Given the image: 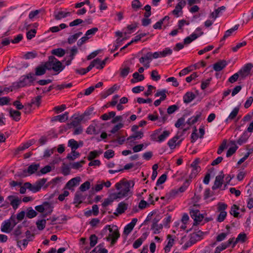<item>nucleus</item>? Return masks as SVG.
<instances>
[{"mask_svg": "<svg viewBox=\"0 0 253 253\" xmlns=\"http://www.w3.org/2000/svg\"><path fill=\"white\" fill-rule=\"evenodd\" d=\"M73 119L69 125L72 126L74 127H76L78 126H80V123L84 119V116L81 115L75 117V115L72 116Z\"/></svg>", "mask_w": 253, "mask_h": 253, "instance_id": "4468645a", "label": "nucleus"}, {"mask_svg": "<svg viewBox=\"0 0 253 253\" xmlns=\"http://www.w3.org/2000/svg\"><path fill=\"white\" fill-rule=\"evenodd\" d=\"M36 224L38 229L40 230H42L45 228V224H46V220L45 219L38 220L37 221Z\"/></svg>", "mask_w": 253, "mask_h": 253, "instance_id": "ea45409f", "label": "nucleus"}, {"mask_svg": "<svg viewBox=\"0 0 253 253\" xmlns=\"http://www.w3.org/2000/svg\"><path fill=\"white\" fill-rule=\"evenodd\" d=\"M109 231L110 234L106 239L107 241H111V244L113 245L120 237V234L116 225H113L112 228L109 229Z\"/></svg>", "mask_w": 253, "mask_h": 253, "instance_id": "7ed1b4c3", "label": "nucleus"}, {"mask_svg": "<svg viewBox=\"0 0 253 253\" xmlns=\"http://www.w3.org/2000/svg\"><path fill=\"white\" fill-rule=\"evenodd\" d=\"M53 59H54V56H49L48 57V61L44 62V63H42L46 70H47L50 71L52 70V65L53 62Z\"/></svg>", "mask_w": 253, "mask_h": 253, "instance_id": "4be33fe9", "label": "nucleus"}, {"mask_svg": "<svg viewBox=\"0 0 253 253\" xmlns=\"http://www.w3.org/2000/svg\"><path fill=\"white\" fill-rule=\"evenodd\" d=\"M216 220L219 222H221L224 221L227 216V212L226 211H219Z\"/></svg>", "mask_w": 253, "mask_h": 253, "instance_id": "603ef678", "label": "nucleus"}, {"mask_svg": "<svg viewBox=\"0 0 253 253\" xmlns=\"http://www.w3.org/2000/svg\"><path fill=\"white\" fill-rule=\"evenodd\" d=\"M51 169V167L47 165L42 168L40 171L38 172L37 174L38 176H40L41 174H44L50 172Z\"/></svg>", "mask_w": 253, "mask_h": 253, "instance_id": "4c0bfd02", "label": "nucleus"}, {"mask_svg": "<svg viewBox=\"0 0 253 253\" xmlns=\"http://www.w3.org/2000/svg\"><path fill=\"white\" fill-rule=\"evenodd\" d=\"M170 132L168 130H165L163 132L158 136V141L162 142L164 141L169 135Z\"/></svg>", "mask_w": 253, "mask_h": 253, "instance_id": "58836bf2", "label": "nucleus"}, {"mask_svg": "<svg viewBox=\"0 0 253 253\" xmlns=\"http://www.w3.org/2000/svg\"><path fill=\"white\" fill-rule=\"evenodd\" d=\"M52 66V70L57 72V73L61 72L65 68V66L62 65V63L55 57L54 59H53V62Z\"/></svg>", "mask_w": 253, "mask_h": 253, "instance_id": "9b49d317", "label": "nucleus"}, {"mask_svg": "<svg viewBox=\"0 0 253 253\" xmlns=\"http://www.w3.org/2000/svg\"><path fill=\"white\" fill-rule=\"evenodd\" d=\"M61 169L62 174L65 176L69 175L70 173V168L65 163H63Z\"/></svg>", "mask_w": 253, "mask_h": 253, "instance_id": "a18cd8bd", "label": "nucleus"}, {"mask_svg": "<svg viewBox=\"0 0 253 253\" xmlns=\"http://www.w3.org/2000/svg\"><path fill=\"white\" fill-rule=\"evenodd\" d=\"M81 180V177L79 176L72 178L66 184L65 188L71 190L73 187L79 184Z\"/></svg>", "mask_w": 253, "mask_h": 253, "instance_id": "9d476101", "label": "nucleus"}, {"mask_svg": "<svg viewBox=\"0 0 253 253\" xmlns=\"http://www.w3.org/2000/svg\"><path fill=\"white\" fill-rule=\"evenodd\" d=\"M249 137V135L247 131H245L241 136L239 139L237 140V143L241 145L246 143Z\"/></svg>", "mask_w": 253, "mask_h": 253, "instance_id": "bb28decb", "label": "nucleus"}, {"mask_svg": "<svg viewBox=\"0 0 253 253\" xmlns=\"http://www.w3.org/2000/svg\"><path fill=\"white\" fill-rule=\"evenodd\" d=\"M80 156V153L76 151H72L70 154H68L66 158L70 161H74L76 158H78Z\"/></svg>", "mask_w": 253, "mask_h": 253, "instance_id": "72a5a7b5", "label": "nucleus"}, {"mask_svg": "<svg viewBox=\"0 0 253 253\" xmlns=\"http://www.w3.org/2000/svg\"><path fill=\"white\" fill-rule=\"evenodd\" d=\"M196 95L192 92H187L183 96V102L188 104L191 102L193 100L195 99Z\"/></svg>", "mask_w": 253, "mask_h": 253, "instance_id": "f3484780", "label": "nucleus"}, {"mask_svg": "<svg viewBox=\"0 0 253 253\" xmlns=\"http://www.w3.org/2000/svg\"><path fill=\"white\" fill-rule=\"evenodd\" d=\"M127 206L128 205L124 202H121L118 205V207L116 209V211L118 213L116 212H114V214L116 215H117L118 214H122L124 213L126 210L127 209Z\"/></svg>", "mask_w": 253, "mask_h": 253, "instance_id": "a211bd4d", "label": "nucleus"}, {"mask_svg": "<svg viewBox=\"0 0 253 253\" xmlns=\"http://www.w3.org/2000/svg\"><path fill=\"white\" fill-rule=\"evenodd\" d=\"M78 52V50L77 47L75 45L73 46L70 50V55L69 56L70 58H71V60H73L75 56L77 54Z\"/></svg>", "mask_w": 253, "mask_h": 253, "instance_id": "5fc2aeb1", "label": "nucleus"}, {"mask_svg": "<svg viewBox=\"0 0 253 253\" xmlns=\"http://www.w3.org/2000/svg\"><path fill=\"white\" fill-rule=\"evenodd\" d=\"M83 34L81 32H79L73 35H71L68 38V42L69 44H72L74 43Z\"/></svg>", "mask_w": 253, "mask_h": 253, "instance_id": "a878e982", "label": "nucleus"}, {"mask_svg": "<svg viewBox=\"0 0 253 253\" xmlns=\"http://www.w3.org/2000/svg\"><path fill=\"white\" fill-rule=\"evenodd\" d=\"M178 109L179 107L177 105L169 106L167 109V113L169 115L172 114Z\"/></svg>", "mask_w": 253, "mask_h": 253, "instance_id": "864d4df0", "label": "nucleus"}, {"mask_svg": "<svg viewBox=\"0 0 253 253\" xmlns=\"http://www.w3.org/2000/svg\"><path fill=\"white\" fill-rule=\"evenodd\" d=\"M41 98H42L41 96H40V95L37 96V97H36L34 98H33L31 100V103L33 105L35 104L36 105H37V106L39 107L41 104Z\"/></svg>", "mask_w": 253, "mask_h": 253, "instance_id": "680f3d73", "label": "nucleus"}, {"mask_svg": "<svg viewBox=\"0 0 253 253\" xmlns=\"http://www.w3.org/2000/svg\"><path fill=\"white\" fill-rule=\"evenodd\" d=\"M9 115L15 121H18L20 119L21 112L17 110L10 109L9 110Z\"/></svg>", "mask_w": 253, "mask_h": 253, "instance_id": "aec40b11", "label": "nucleus"}, {"mask_svg": "<svg viewBox=\"0 0 253 253\" xmlns=\"http://www.w3.org/2000/svg\"><path fill=\"white\" fill-rule=\"evenodd\" d=\"M114 156V151H113L112 150H108L105 152L104 154V157L107 159H109L110 158H113Z\"/></svg>", "mask_w": 253, "mask_h": 253, "instance_id": "e2e57ef3", "label": "nucleus"}, {"mask_svg": "<svg viewBox=\"0 0 253 253\" xmlns=\"http://www.w3.org/2000/svg\"><path fill=\"white\" fill-rule=\"evenodd\" d=\"M151 77L152 79L155 81H158L161 79V76L158 74V72L157 70L152 71Z\"/></svg>", "mask_w": 253, "mask_h": 253, "instance_id": "4d7b16f0", "label": "nucleus"}, {"mask_svg": "<svg viewBox=\"0 0 253 253\" xmlns=\"http://www.w3.org/2000/svg\"><path fill=\"white\" fill-rule=\"evenodd\" d=\"M115 195L114 193L111 194L109 197L106 199H105L104 202L102 204V205L103 207H106L108 205H110L114 200L118 199L117 198H115Z\"/></svg>", "mask_w": 253, "mask_h": 253, "instance_id": "b1692460", "label": "nucleus"}, {"mask_svg": "<svg viewBox=\"0 0 253 253\" xmlns=\"http://www.w3.org/2000/svg\"><path fill=\"white\" fill-rule=\"evenodd\" d=\"M71 15L70 12H64L63 11L55 10L54 12L53 15L54 18L57 20H61L62 18L70 16Z\"/></svg>", "mask_w": 253, "mask_h": 253, "instance_id": "ddd939ff", "label": "nucleus"}, {"mask_svg": "<svg viewBox=\"0 0 253 253\" xmlns=\"http://www.w3.org/2000/svg\"><path fill=\"white\" fill-rule=\"evenodd\" d=\"M190 214L196 223L200 222L204 218V215L201 214L198 210H191Z\"/></svg>", "mask_w": 253, "mask_h": 253, "instance_id": "423d86ee", "label": "nucleus"}, {"mask_svg": "<svg viewBox=\"0 0 253 253\" xmlns=\"http://www.w3.org/2000/svg\"><path fill=\"white\" fill-rule=\"evenodd\" d=\"M11 223L9 220L3 221L1 224L0 230L2 232L9 233L11 231L13 227H11Z\"/></svg>", "mask_w": 253, "mask_h": 253, "instance_id": "f8f14e48", "label": "nucleus"}, {"mask_svg": "<svg viewBox=\"0 0 253 253\" xmlns=\"http://www.w3.org/2000/svg\"><path fill=\"white\" fill-rule=\"evenodd\" d=\"M220 174L217 175L215 177L214 184L212 187V189L214 190L217 188H220L223 183V179L224 175L223 174V171H220Z\"/></svg>", "mask_w": 253, "mask_h": 253, "instance_id": "1a4fd4ad", "label": "nucleus"}, {"mask_svg": "<svg viewBox=\"0 0 253 253\" xmlns=\"http://www.w3.org/2000/svg\"><path fill=\"white\" fill-rule=\"evenodd\" d=\"M51 53L52 55L57 56V57H61L64 56L66 53V51L65 49L62 48H58L53 49L51 51Z\"/></svg>", "mask_w": 253, "mask_h": 253, "instance_id": "6ab92c4d", "label": "nucleus"}, {"mask_svg": "<svg viewBox=\"0 0 253 253\" xmlns=\"http://www.w3.org/2000/svg\"><path fill=\"white\" fill-rule=\"evenodd\" d=\"M37 215V212L32 207L27 209L26 216L29 218H32Z\"/></svg>", "mask_w": 253, "mask_h": 253, "instance_id": "473e14b6", "label": "nucleus"}, {"mask_svg": "<svg viewBox=\"0 0 253 253\" xmlns=\"http://www.w3.org/2000/svg\"><path fill=\"white\" fill-rule=\"evenodd\" d=\"M191 182V180L187 179L186 180L184 183L183 184V185L178 188V191L180 192H183L185 191L187 187L189 186L190 183Z\"/></svg>", "mask_w": 253, "mask_h": 253, "instance_id": "09e8293b", "label": "nucleus"}, {"mask_svg": "<svg viewBox=\"0 0 253 253\" xmlns=\"http://www.w3.org/2000/svg\"><path fill=\"white\" fill-rule=\"evenodd\" d=\"M40 164L33 163L28 167V169H26V171L29 175H32L38 170L40 168Z\"/></svg>", "mask_w": 253, "mask_h": 253, "instance_id": "dca6fc26", "label": "nucleus"}, {"mask_svg": "<svg viewBox=\"0 0 253 253\" xmlns=\"http://www.w3.org/2000/svg\"><path fill=\"white\" fill-rule=\"evenodd\" d=\"M200 168H193L192 171L189 175V180H191L193 179V178L195 177L196 175L198 174V173L200 170Z\"/></svg>", "mask_w": 253, "mask_h": 253, "instance_id": "6e6d98bb", "label": "nucleus"}, {"mask_svg": "<svg viewBox=\"0 0 253 253\" xmlns=\"http://www.w3.org/2000/svg\"><path fill=\"white\" fill-rule=\"evenodd\" d=\"M227 248V246L224 243H222L220 246L216 248L214 253H220V252L226 249Z\"/></svg>", "mask_w": 253, "mask_h": 253, "instance_id": "774afa93", "label": "nucleus"}, {"mask_svg": "<svg viewBox=\"0 0 253 253\" xmlns=\"http://www.w3.org/2000/svg\"><path fill=\"white\" fill-rule=\"evenodd\" d=\"M141 6L142 4L139 0H133L131 2V7L135 10L141 8Z\"/></svg>", "mask_w": 253, "mask_h": 253, "instance_id": "49530a36", "label": "nucleus"}, {"mask_svg": "<svg viewBox=\"0 0 253 253\" xmlns=\"http://www.w3.org/2000/svg\"><path fill=\"white\" fill-rule=\"evenodd\" d=\"M95 59L99 60L96 62V63L99 64V66H96V68L98 69H102L104 68V66L106 64L107 60L109 59V58L106 57L103 61H101L100 59L98 58H97Z\"/></svg>", "mask_w": 253, "mask_h": 253, "instance_id": "37998d69", "label": "nucleus"}, {"mask_svg": "<svg viewBox=\"0 0 253 253\" xmlns=\"http://www.w3.org/2000/svg\"><path fill=\"white\" fill-rule=\"evenodd\" d=\"M130 182L129 181H120L115 184L117 190H119L115 195V198L122 199L128 196L130 192Z\"/></svg>", "mask_w": 253, "mask_h": 253, "instance_id": "f257e3e1", "label": "nucleus"}, {"mask_svg": "<svg viewBox=\"0 0 253 253\" xmlns=\"http://www.w3.org/2000/svg\"><path fill=\"white\" fill-rule=\"evenodd\" d=\"M167 91L166 89H163L161 90H157V92L155 94L156 97L161 96L160 99L164 101L166 98L167 95L166 94Z\"/></svg>", "mask_w": 253, "mask_h": 253, "instance_id": "a19ab883", "label": "nucleus"}, {"mask_svg": "<svg viewBox=\"0 0 253 253\" xmlns=\"http://www.w3.org/2000/svg\"><path fill=\"white\" fill-rule=\"evenodd\" d=\"M179 136L176 135L172 138L169 140V141L168 142V145L171 149H173L175 148V146L176 145V142L179 139Z\"/></svg>", "mask_w": 253, "mask_h": 253, "instance_id": "c756f323", "label": "nucleus"}, {"mask_svg": "<svg viewBox=\"0 0 253 253\" xmlns=\"http://www.w3.org/2000/svg\"><path fill=\"white\" fill-rule=\"evenodd\" d=\"M97 237L95 234L91 235L89 237L90 246L91 247H94L97 243Z\"/></svg>", "mask_w": 253, "mask_h": 253, "instance_id": "8fccbe9b", "label": "nucleus"}, {"mask_svg": "<svg viewBox=\"0 0 253 253\" xmlns=\"http://www.w3.org/2000/svg\"><path fill=\"white\" fill-rule=\"evenodd\" d=\"M84 199L83 194L80 192H77L75 193L74 204H81L83 202V200Z\"/></svg>", "mask_w": 253, "mask_h": 253, "instance_id": "c85d7f7f", "label": "nucleus"}, {"mask_svg": "<svg viewBox=\"0 0 253 253\" xmlns=\"http://www.w3.org/2000/svg\"><path fill=\"white\" fill-rule=\"evenodd\" d=\"M239 209V208L238 206L236 205H233L231 208L230 213L235 217H238L239 214V212H238Z\"/></svg>", "mask_w": 253, "mask_h": 253, "instance_id": "f704fd0d", "label": "nucleus"}, {"mask_svg": "<svg viewBox=\"0 0 253 253\" xmlns=\"http://www.w3.org/2000/svg\"><path fill=\"white\" fill-rule=\"evenodd\" d=\"M7 199L10 202V204L14 209L18 208L21 203V200L17 197L13 195H10L7 197Z\"/></svg>", "mask_w": 253, "mask_h": 253, "instance_id": "6e6552de", "label": "nucleus"}, {"mask_svg": "<svg viewBox=\"0 0 253 253\" xmlns=\"http://www.w3.org/2000/svg\"><path fill=\"white\" fill-rule=\"evenodd\" d=\"M22 226L18 225L13 231L12 233V235L14 236L15 240L17 241V246L18 247H20V244L21 241H19V239L24 237V235L23 234L22 230Z\"/></svg>", "mask_w": 253, "mask_h": 253, "instance_id": "39448f33", "label": "nucleus"}, {"mask_svg": "<svg viewBox=\"0 0 253 253\" xmlns=\"http://www.w3.org/2000/svg\"><path fill=\"white\" fill-rule=\"evenodd\" d=\"M134 226L130 223L127 224L125 227L124 233L126 235H128L133 230Z\"/></svg>", "mask_w": 253, "mask_h": 253, "instance_id": "13d9d810", "label": "nucleus"}, {"mask_svg": "<svg viewBox=\"0 0 253 253\" xmlns=\"http://www.w3.org/2000/svg\"><path fill=\"white\" fill-rule=\"evenodd\" d=\"M36 80L33 73H29L25 76H22L18 82L13 83V86L17 88L22 87L26 85H30Z\"/></svg>", "mask_w": 253, "mask_h": 253, "instance_id": "f03ea898", "label": "nucleus"}, {"mask_svg": "<svg viewBox=\"0 0 253 253\" xmlns=\"http://www.w3.org/2000/svg\"><path fill=\"white\" fill-rule=\"evenodd\" d=\"M68 146L71 148V150L76 151L79 148L78 142L74 139H70L68 142Z\"/></svg>", "mask_w": 253, "mask_h": 253, "instance_id": "2f4dec72", "label": "nucleus"}, {"mask_svg": "<svg viewBox=\"0 0 253 253\" xmlns=\"http://www.w3.org/2000/svg\"><path fill=\"white\" fill-rule=\"evenodd\" d=\"M90 187V183L88 181H86L82 184L80 187V190L84 192L89 189Z\"/></svg>", "mask_w": 253, "mask_h": 253, "instance_id": "3c124183", "label": "nucleus"}, {"mask_svg": "<svg viewBox=\"0 0 253 253\" xmlns=\"http://www.w3.org/2000/svg\"><path fill=\"white\" fill-rule=\"evenodd\" d=\"M86 132L89 134H97L99 133V131L98 130L96 129L95 126H94L93 125H90L87 127Z\"/></svg>", "mask_w": 253, "mask_h": 253, "instance_id": "e433bc0d", "label": "nucleus"}, {"mask_svg": "<svg viewBox=\"0 0 253 253\" xmlns=\"http://www.w3.org/2000/svg\"><path fill=\"white\" fill-rule=\"evenodd\" d=\"M246 239L247 235L245 233H240L236 239L235 241L233 243V247H234L239 242H241L242 243L245 242Z\"/></svg>", "mask_w": 253, "mask_h": 253, "instance_id": "cd10ccee", "label": "nucleus"}, {"mask_svg": "<svg viewBox=\"0 0 253 253\" xmlns=\"http://www.w3.org/2000/svg\"><path fill=\"white\" fill-rule=\"evenodd\" d=\"M239 107L234 108L233 109V110H232V111L229 114L226 121H228V120H233L234 119H235V117L237 116V115L239 112Z\"/></svg>", "mask_w": 253, "mask_h": 253, "instance_id": "79ce46f5", "label": "nucleus"}, {"mask_svg": "<svg viewBox=\"0 0 253 253\" xmlns=\"http://www.w3.org/2000/svg\"><path fill=\"white\" fill-rule=\"evenodd\" d=\"M226 7L224 6H222L216 9L214 11L211 13L210 17L213 18L215 20L217 17H218L219 14L223 11H224Z\"/></svg>", "mask_w": 253, "mask_h": 253, "instance_id": "5701e85b", "label": "nucleus"}, {"mask_svg": "<svg viewBox=\"0 0 253 253\" xmlns=\"http://www.w3.org/2000/svg\"><path fill=\"white\" fill-rule=\"evenodd\" d=\"M124 126V124L123 123H120L115 126L111 130L110 132L112 133H115L117 132L120 129L122 128Z\"/></svg>", "mask_w": 253, "mask_h": 253, "instance_id": "0e129e2a", "label": "nucleus"}, {"mask_svg": "<svg viewBox=\"0 0 253 253\" xmlns=\"http://www.w3.org/2000/svg\"><path fill=\"white\" fill-rule=\"evenodd\" d=\"M85 162L84 160H82L80 162H74L72 164H70L71 168L73 169H78L82 167L83 164Z\"/></svg>", "mask_w": 253, "mask_h": 253, "instance_id": "c03bdc74", "label": "nucleus"}, {"mask_svg": "<svg viewBox=\"0 0 253 253\" xmlns=\"http://www.w3.org/2000/svg\"><path fill=\"white\" fill-rule=\"evenodd\" d=\"M227 208V205L225 203L219 202L217 204V211H225V210Z\"/></svg>", "mask_w": 253, "mask_h": 253, "instance_id": "69168bd1", "label": "nucleus"}, {"mask_svg": "<svg viewBox=\"0 0 253 253\" xmlns=\"http://www.w3.org/2000/svg\"><path fill=\"white\" fill-rule=\"evenodd\" d=\"M253 68V64L249 63L245 65L238 72V73L240 76V80H244L250 73L251 69Z\"/></svg>", "mask_w": 253, "mask_h": 253, "instance_id": "20e7f679", "label": "nucleus"}, {"mask_svg": "<svg viewBox=\"0 0 253 253\" xmlns=\"http://www.w3.org/2000/svg\"><path fill=\"white\" fill-rule=\"evenodd\" d=\"M47 179L43 178L37 181L34 184L32 185L30 191L33 193H36L40 191L42 187L45 183Z\"/></svg>", "mask_w": 253, "mask_h": 253, "instance_id": "0eeeda50", "label": "nucleus"}, {"mask_svg": "<svg viewBox=\"0 0 253 253\" xmlns=\"http://www.w3.org/2000/svg\"><path fill=\"white\" fill-rule=\"evenodd\" d=\"M238 147L237 145H235L234 147H230L227 151L226 153V157H229L231 156L234 153H235Z\"/></svg>", "mask_w": 253, "mask_h": 253, "instance_id": "bf43d9fd", "label": "nucleus"}, {"mask_svg": "<svg viewBox=\"0 0 253 253\" xmlns=\"http://www.w3.org/2000/svg\"><path fill=\"white\" fill-rule=\"evenodd\" d=\"M226 65V61L224 60H220L213 64V68L215 71L218 72L224 68Z\"/></svg>", "mask_w": 253, "mask_h": 253, "instance_id": "2eb2a0df", "label": "nucleus"}, {"mask_svg": "<svg viewBox=\"0 0 253 253\" xmlns=\"http://www.w3.org/2000/svg\"><path fill=\"white\" fill-rule=\"evenodd\" d=\"M68 113L66 112L64 114L55 117V120H58L60 122H65L68 119Z\"/></svg>", "mask_w": 253, "mask_h": 253, "instance_id": "c9c22d12", "label": "nucleus"}, {"mask_svg": "<svg viewBox=\"0 0 253 253\" xmlns=\"http://www.w3.org/2000/svg\"><path fill=\"white\" fill-rule=\"evenodd\" d=\"M172 53V50L169 47L165 48L163 51H161V56L162 57H166L171 55Z\"/></svg>", "mask_w": 253, "mask_h": 253, "instance_id": "de8ad7c7", "label": "nucleus"}, {"mask_svg": "<svg viewBox=\"0 0 253 253\" xmlns=\"http://www.w3.org/2000/svg\"><path fill=\"white\" fill-rule=\"evenodd\" d=\"M159 110L161 115V117L159 118V121L163 123H165L168 119V115L165 113L164 110L161 108H160Z\"/></svg>", "mask_w": 253, "mask_h": 253, "instance_id": "7c9ffc66", "label": "nucleus"}, {"mask_svg": "<svg viewBox=\"0 0 253 253\" xmlns=\"http://www.w3.org/2000/svg\"><path fill=\"white\" fill-rule=\"evenodd\" d=\"M173 243L174 240L173 239L169 240L168 244L166 246V247L164 248L165 252L166 253H168L170 251V248L173 246Z\"/></svg>", "mask_w": 253, "mask_h": 253, "instance_id": "052dcab7", "label": "nucleus"}, {"mask_svg": "<svg viewBox=\"0 0 253 253\" xmlns=\"http://www.w3.org/2000/svg\"><path fill=\"white\" fill-rule=\"evenodd\" d=\"M130 72V68L126 67L121 69L120 75L122 77H126Z\"/></svg>", "mask_w": 253, "mask_h": 253, "instance_id": "338daca9", "label": "nucleus"}, {"mask_svg": "<svg viewBox=\"0 0 253 253\" xmlns=\"http://www.w3.org/2000/svg\"><path fill=\"white\" fill-rule=\"evenodd\" d=\"M133 79L131 80V83H135L137 82H141L144 80L143 75H140L138 72H135L132 75Z\"/></svg>", "mask_w": 253, "mask_h": 253, "instance_id": "412c9836", "label": "nucleus"}, {"mask_svg": "<svg viewBox=\"0 0 253 253\" xmlns=\"http://www.w3.org/2000/svg\"><path fill=\"white\" fill-rule=\"evenodd\" d=\"M46 73V70L42 63L35 68V76H42Z\"/></svg>", "mask_w": 253, "mask_h": 253, "instance_id": "393cba45", "label": "nucleus"}]
</instances>
